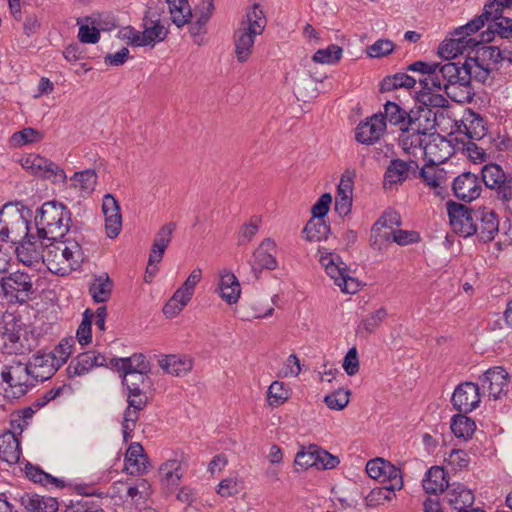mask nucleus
<instances>
[{
	"mask_svg": "<svg viewBox=\"0 0 512 512\" xmlns=\"http://www.w3.org/2000/svg\"><path fill=\"white\" fill-rule=\"evenodd\" d=\"M319 262L343 293L355 294L360 290L361 282L349 275L347 265L338 254L320 252Z\"/></svg>",
	"mask_w": 512,
	"mask_h": 512,
	"instance_id": "obj_6",
	"label": "nucleus"
},
{
	"mask_svg": "<svg viewBox=\"0 0 512 512\" xmlns=\"http://www.w3.org/2000/svg\"><path fill=\"white\" fill-rule=\"evenodd\" d=\"M102 210L105 216V228L108 237L115 238L122 228V215L117 200L111 194L103 198Z\"/></svg>",
	"mask_w": 512,
	"mask_h": 512,
	"instance_id": "obj_25",
	"label": "nucleus"
},
{
	"mask_svg": "<svg viewBox=\"0 0 512 512\" xmlns=\"http://www.w3.org/2000/svg\"><path fill=\"white\" fill-rule=\"evenodd\" d=\"M42 240L38 239V234L23 240L16 248L19 261L26 266L45 264L46 246H43Z\"/></svg>",
	"mask_w": 512,
	"mask_h": 512,
	"instance_id": "obj_19",
	"label": "nucleus"
},
{
	"mask_svg": "<svg viewBox=\"0 0 512 512\" xmlns=\"http://www.w3.org/2000/svg\"><path fill=\"white\" fill-rule=\"evenodd\" d=\"M417 83L414 76L405 72H399L394 75L386 76L380 83L381 92H390L400 88L411 89Z\"/></svg>",
	"mask_w": 512,
	"mask_h": 512,
	"instance_id": "obj_41",
	"label": "nucleus"
},
{
	"mask_svg": "<svg viewBox=\"0 0 512 512\" xmlns=\"http://www.w3.org/2000/svg\"><path fill=\"white\" fill-rule=\"evenodd\" d=\"M342 53L343 49L340 46L332 44L326 49L317 50L312 57V61L321 64H335L341 59Z\"/></svg>",
	"mask_w": 512,
	"mask_h": 512,
	"instance_id": "obj_53",
	"label": "nucleus"
},
{
	"mask_svg": "<svg viewBox=\"0 0 512 512\" xmlns=\"http://www.w3.org/2000/svg\"><path fill=\"white\" fill-rule=\"evenodd\" d=\"M1 379L10 387L18 388V392L21 394L26 393L29 387L35 385L28 363L14 362L1 372Z\"/></svg>",
	"mask_w": 512,
	"mask_h": 512,
	"instance_id": "obj_20",
	"label": "nucleus"
},
{
	"mask_svg": "<svg viewBox=\"0 0 512 512\" xmlns=\"http://www.w3.org/2000/svg\"><path fill=\"white\" fill-rule=\"evenodd\" d=\"M291 396V390L281 381H274L268 387L267 401L271 407H279Z\"/></svg>",
	"mask_w": 512,
	"mask_h": 512,
	"instance_id": "obj_49",
	"label": "nucleus"
},
{
	"mask_svg": "<svg viewBox=\"0 0 512 512\" xmlns=\"http://www.w3.org/2000/svg\"><path fill=\"white\" fill-rule=\"evenodd\" d=\"M457 131L471 140H480L486 135L484 119L480 114L468 109L462 119L457 122Z\"/></svg>",
	"mask_w": 512,
	"mask_h": 512,
	"instance_id": "obj_27",
	"label": "nucleus"
},
{
	"mask_svg": "<svg viewBox=\"0 0 512 512\" xmlns=\"http://www.w3.org/2000/svg\"><path fill=\"white\" fill-rule=\"evenodd\" d=\"M275 250L276 243L274 240L266 238L253 252L250 266L255 279L259 278L263 269L274 270L277 268V261L272 254Z\"/></svg>",
	"mask_w": 512,
	"mask_h": 512,
	"instance_id": "obj_21",
	"label": "nucleus"
},
{
	"mask_svg": "<svg viewBox=\"0 0 512 512\" xmlns=\"http://www.w3.org/2000/svg\"><path fill=\"white\" fill-rule=\"evenodd\" d=\"M43 135L40 131L28 127L18 131L12 135V142L15 146H23L26 144L36 143L42 140Z\"/></svg>",
	"mask_w": 512,
	"mask_h": 512,
	"instance_id": "obj_60",
	"label": "nucleus"
},
{
	"mask_svg": "<svg viewBox=\"0 0 512 512\" xmlns=\"http://www.w3.org/2000/svg\"><path fill=\"white\" fill-rule=\"evenodd\" d=\"M396 490L388 485L373 488L366 497L367 506L373 507L383 504L384 501H390L395 495Z\"/></svg>",
	"mask_w": 512,
	"mask_h": 512,
	"instance_id": "obj_55",
	"label": "nucleus"
},
{
	"mask_svg": "<svg viewBox=\"0 0 512 512\" xmlns=\"http://www.w3.org/2000/svg\"><path fill=\"white\" fill-rule=\"evenodd\" d=\"M258 230V219L257 217H253L248 223H245L241 226L238 232V245L242 246L249 243L257 234Z\"/></svg>",
	"mask_w": 512,
	"mask_h": 512,
	"instance_id": "obj_63",
	"label": "nucleus"
},
{
	"mask_svg": "<svg viewBox=\"0 0 512 512\" xmlns=\"http://www.w3.org/2000/svg\"><path fill=\"white\" fill-rule=\"evenodd\" d=\"M394 471L391 464L381 458L369 460L366 464V472L372 479L383 481L385 470Z\"/></svg>",
	"mask_w": 512,
	"mask_h": 512,
	"instance_id": "obj_62",
	"label": "nucleus"
},
{
	"mask_svg": "<svg viewBox=\"0 0 512 512\" xmlns=\"http://www.w3.org/2000/svg\"><path fill=\"white\" fill-rule=\"evenodd\" d=\"M512 7V0H488L484 5L482 17L489 22L487 32L501 38H512V19L504 12Z\"/></svg>",
	"mask_w": 512,
	"mask_h": 512,
	"instance_id": "obj_8",
	"label": "nucleus"
},
{
	"mask_svg": "<svg viewBox=\"0 0 512 512\" xmlns=\"http://www.w3.org/2000/svg\"><path fill=\"white\" fill-rule=\"evenodd\" d=\"M159 364L163 370L174 376L185 375L192 369L191 359L177 355H168L160 360Z\"/></svg>",
	"mask_w": 512,
	"mask_h": 512,
	"instance_id": "obj_43",
	"label": "nucleus"
},
{
	"mask_svg": "<svg viewBox=\"0 0 512 512\" xmlns=\"http://www.w3.org/2000/svg\"><path fill=\"white\" fill-rule=\"evenodd\" d=\"M148 457L140 443H131L125 455V470L131 475L146 471Z\"/></svg>",
	"mask_w": 512,
	"mask_h": 512,
	"instance_id": "obj_32",
	"label": "nucleus"
},
{
	"mask_svg": "<svg viewBox=\"0 0 512 512\" xmlns=\"http://www.w3.org/2000/svg\"><path fill=\"white\" fill-rule=\"evenodd\" d=\"M330 232V226L322 218L310 219L303 229L305 238L308 241H321Z\"/></svg>",
	"mask_w": 512,
	"mask_h": 512,
	"instance_id": "obj_50",
	"label": "nucleus"
},
{
	"mask_svg": "<svg viewBox=\"0 0 512 512\" xmlns=\"http://www.w3.org/2000/svg\"><path fill=\"white\" fill-rule=\"evenodd\" d=\"M21 455L20 441L11 431L0 436V459L8 464H15Z\"/></svg>",
	"mask_w": 512,
	"mask_h": 512,
	"instance_id": "obj_36",
	"label": "nucleus"
},
{
	"mask_svg": "<svg viewBox=\"0 0 512 512\" xmlns=\"http://www.w3.org/2000/svg\"><path fill=\"white\" fill-rule=\"evenodd\" d=\"M400 224V216L397 212L391 211L384 213L373 225L371 231V245L376 247L381 239V234L385 231L393 230L394 225Z\"/></svg>",
	"mask_w": 512,
	"mask_h": 512,
	"instance_id": "obj_39",
	"label": "nucleus"
},
{
	"mask_svg": "<svg viewBox=\"0 0 512 512\" xmlns=\"http://www.w3.org/2000/svg\"><path fill=\"white\" fill-rule=\"evenodd\" d=\"M504 176H506V172L496 163H488L481 168V182H483L486 187L494 185L496 181Z\"/></svg>",
	"mask_w": 512,
	"mask_h": 512,
	"instance_id": "obj_59",
	"label": "nucleus"
},
{
	"mask_svg": "<svg viewBox=\"0 0 512 512\" xmlns=\"http://www.w3.org/2000/svg\"><path fill=\"white\" fill-rule=\"evenodd\" d=\"M439 90H420L417 100L419 107L432 108L433 110H441L449 106L448 100L440 93Z\"/></svg>",
	"mask_w": 512,
	"mask_h": 512,
	"instance_id": "obj_46",
	"label": "nucleus"
},
{
	"mask_svg": "<svg viewBox=\"0 0 512 512\" xmlns=\"http://www.w3.org/2000/svg\"><path fill=\"white\" fill-rule=\"evenodd\" d=\"M2 337L4 346L10 354L29 353L36 345L33 333L27 330L21 319L15 317L5 321Z\"/></svg>",
	"mask_w": 512,
	"mask_h": 512,
	"instance_id": "obj_7",
	"label": "nucleus"
},
{
	"mask_svg": "<svg viewBox=\"0 0 512 512\" xmlns=\"http://www.w3.org/2000/svg\"><path fill=\"white\" fill-rule=\"evenodd\" d=\"M71 180L74 182L75 187H79L85 192H92L97 183V174L94 170L87 169L75 172Z\"/></svg>",
	"mask_w": 512,
	"mask_h": 512,
	"instance_id": "obj_54",
	"label": "nucleus"
},
{
	"mask_svg": "<svg viewBox=\"0 0 512 512\" xmlns=\"http://www.w3.org/2000/svg\"><path fill=\"white\" fill-rule=\"evenodd\" d=\"M492 38L490 33H482L481 40L478 41L472 38V50L475 55L470 54L466 57L463 63L456 62L460 86L462 90L471 93V101L474 99L475 91L472 86V81L485 83L490 76L492 65L497 64L504 60L505 53H512V49L508 50L506 47L501 50L497 46L485 45L482 42H489Z\"/></svg>",
	"mask_w": 512,
	"mask_h": 512,
	"instance_id": "obj_1",
	"label": "nucleus"
},
{
	"mask_svg": "<svg viewBox=\"0 0 512 512\" xmlns=\"http://www.w3.org/2000/svg\"><path fill=\"white\" fill-rule=\"evenodd\" d=\"M74 343L73 337L64 338L52 352H48L54 358L57 366L61 367L70 357Z\"/></svg>",
	"mask_w": 512,
	"mask_h": 512,
	"instance_id": "obj_57",
	"label": "nucleus"
},
{
	"mask_svg": "<svg viewBox=\"0 0 512 512\" xmlns=\"http://www.w3.org/2000/svg\"><path fill=\"white\" fill-rule=\"evenodd\" d=\"M143 32L145 34L144 43L154 45L156 42L163 41L167 36V29L161 24L160 15L156 11L149 10L143 18Z\"/></svg>",
	"mask_w": 512,
	"mask_h": 512,
	"instance_id": "obj_29",
	"label": "nucleus"
},
{
	"mask_svg": "<svg viewBox=\"0 0 512 512\" xmlns=\"http://www.w3.org/2000/svg\"><path fill=\"white\" fill-rule=\"evenodd\" d=\"M450 485L445 470L439 466L431 467L422 481L425 492L429 494L441 493L445 488L448 490Z\"/></svg>",
	"mask_w": 512,
	"mask_h": 512,
	"instance_id": "obj_35",
	"label": "nucleus"
},
{
	"mask_svg": "<svg viewBox=\"0 0 512 512\" xmlns=\"http://www.w3.org/2000/svg\"><path fill=\"white\" fill-rule=\"evenodd\" d=\"M113 290V281L110 279L108 274L104 273L98 277H95L90 284L89 294L96 303L107 302Z\"/></svg>",
	"mask_w": 512,
	"mask_h": 512,
	"instance_id": "obj_38",
	"label": "nucleus"
},
{
	"mask_svg": "<svg viewBox=\"0 0 512 512\" xmlns=\"http://www.w3.org/2000/svg\"><path fill=\"white\" fill-rule=\"evenodd\" d=\"M22 167L33 175L52 179L54 182H64L66 174L56 163L38 155L29 154L22 160Z\"/></svg>",
	"mask_w": 512,
	"mask_h": 512,
	"instance_id": "obj_12",
	"label": "nucleus"
},
{
	"mask_svg": "<svg viewBox=\"0 0 512 512\" xmlns=\"http://www.w3.org/2000/svg\"><path fill=\"white\" fill-rule=\"evenodd\" d=\"M486 188L493 191V198L496 202L506 209L512 208V175L506 173V176Z\"/></svg>",
	"mask_w": 512,
	"mask_h": 512,
	"instance_id": "obj_37",
	"label": "nucleus"
},
{
	"mask_svg": "<svg viewBox=\"0 0 512 512\" xmlns=\"http://www.w3.org/2000/svg\"><path fill=\"white\" fill-rule=\"evenodd\" d=\"M28 367L35 383L50 379L60 368L54 358L46 352L34 354L28 362Z\"/></svg>",
	"mask_w": 512,
	"mask_h": 512,
	"instance_id": "obj_24",
	"label": "nucleus"
},
{
	"mask_svg": "<svg viewBox=\"0 0 512 512\" xmlns=\"http://www.w3.org/2000/svg\"><path fill=\"white\" fill-rule=\"evenodd\" d=\"M94 318L93 311L91 309H86L83 313L82 322L80 323L77 332L76 338L81 345H87L91 342L92 339V320Z\"/></svg>",
	"mask_w": 512,
	"mask_h": 512,
	"instance_id": "obj_56",
	"label": "nucleus"
},
{
	"mask_svg": "<svg viewBox=\"0 0 512 512\" xmlns=\"http://www.w3.org/2000/svg\"><path fill=\"white\" fill-rule=\"evenodd\" d=\"M345 175H354V172L346 171L343 174L337 188V195L335 198V211L340 216H345L350 213L352 207L353 182L351 178L346 177Z\"/></svg>",
	"mask_w": 512,
	"mask_h": 512,
	"instance_id": "obj_30",
	"label": "nucleus"
},
{
	"mask_svg": "<svg viewBox=\"0 0 512 512\" xmlns=\"http://www.w3.org/2000/svg\"><path fill=\"white\" fill-rule=\"evenodd\" d=\"M350 394L349 390L338 389L326 395L324 402L330 409L343 410L349 403Z\"/></svg>",
	"mask_w": 512,
	"mask_h": 512,
	"instance_id": "obj_61",
	"label": "nucleus"
},
{
	"mask_svg": "<svg viewBox=\"0 0 512 512\" xmlns=\"http://www.w3.org/2000/svg\"><path fill=\"white\" fill-rule=\"evenodd\" d=\"M36 274H28L24 271H15L0 280L4 294L11 299L23 303L34 294V279Z\"/></svg>",
	"mask_w": 512,
	"mask_h": 512,
	"instance_id": "obj_10",
	"label": "nucleus"
},
{
	"mask_svg": "<svg viewBox=\"0 0 512 512\" xmlns=\"http://www.w3.org/2000/svg\"><path fill=\"white\" fill-rule=\"evenodd\" d=\"M162 482L166 485H178L183 476L182 467L178 460L171 459L163 463L159 468Z\"/></svg>",
	"mask_w": 512,
	"mask_h": 512,
	"instance_id": "obj_47",
	"label": "nucleus"
},
{
	"mask_svg": "<svg viewBox=\"0 0 512 512\" xmlns=\"http://www.w3.org/2000/svg\"><path fill=\"white\" fill-rule=\"evenodd\" d=\"M481 183L477 174L465 171L454 179L452 189L456 198L471 202L481 195Z\"/></svg>",
	"mask_w": 512,
	"mask_h": 512,
	"instance_id": "obj_18",
	"label": "nucleus"
},
{
	"mask_svg": "<svg viewBox=\"0 0 512 512\" xmlns=\"http://www.w3.org/2000/svg\"><path fill=\"white\" fill-rule=\"evenodd\" d=\"M474 226L475 235L484 242L492 241L499 232V219L496 212L488 207L482 206L475 209Z\"/></svg>",
	"mask_w": 512,
	"mask_h": 512,
	"instance_id": "obj_15",
	"label": "nucleus"
},
{
	"mask_svg": "<svg viewBox=\"0 0 512 512\" xmlns=\"http://www.w3.org/2000/svg\"><path fill=\"white\" fill-rule=\"evenodd\" d=\"M294 89L297 98L304 102L317 96V88L315 84L310 80V78L307 77H300L295 82Z\"/></svg>",
	"mask_w": 512,
	"mask_h": 512,
	"instance_id": "obj_58",
	"label": "nucleus"
},
{
	"mask_svg": "<svg viewBox=\"0 0 512 512\" xmlns=\"http://www.w3.org/2000/svg\"><path fill=\"white\" fill-rule=\"evenodd\" d=\"M71 213L61 203L45 202L35 215L38 239L57 240L64 237L70 229Z\"/></svg>",
	"mask_w": 512,
	"mask_h": 512,
	"instance_id": "obj_4",
	"label": "nucleus"
},
{
	"mask_svg": "<svg viewBox=\"0 0 512 512\" xmlns=\"http://www.w3.org/2000/svg\"><path fill=\"white\" fill-rule=\"evenodd\" d=\"M266 23L267 20L260 5L253 4L233 34L234 53L239 63L248 61L253 53L255 38L264 32Z\"/></svg>",
	"mask_w": 512,
	"mask_h": 512,
	"instance_id": "obj_3",
	"label": "nucleus"
},
{
	"mask_svg": "<svg viewBox=\"0 0 512 512\" xmlns=\"http://www.w3.org/2000/svg\"><path fill=\"white\" fill-rule=\"evenodd\" d=\"M175 227L176 226L173 222L167 223L166 225L162 226L155 235L147 265L148 273H150L151 267L154 264H158L162 260L164 252L171 242Z\"/></svg>",
	"mask_w": 512,
	"mask_h": 512,
	"instance_id": "obj_26",
	"label": "nucleus"
},
{
	"mask_svg": "<svg viewBox=\"0 0 512 512\" xmlns=\"http://www.w3.org/2000/svg\"><path fill=\"white\" fill-rule=\"evenodd\" d=\"M0 235L3 241L21 243L33 234L30 233L29 222L19 211L9 213L0 211Z\"/></svg>",
	"mask_w": 512,
	"mask_h": 512,
	"instance_id": "obj_9",
	"label": "nucleus"
},
{
	"mask_svg": "<svg viewBox=\"0 0 512 512\" xmlns=\"http://www.w3.org/2000/svg\"><path fill=\"white\" fill-rule=\"evenodd\" d=\"M448 503L456 510H464L474 503V495L463 484L452 483L446 490Z\"/></svg>",
	"mask_w": 512,
	"mask_h": 512,
	"instance_id": "obj_33",
	"label": "nucleus"
},
{
	"mask_svg": "<svg viewBox=\"0 0 512 512\" xmlns=\"http://www.w3.org/2000/svg\"><path fill=\"white\" fill-rule=\"evenodd\" d=\"M420 239V235L415 231H406V230H391L385 231V234H381V239H379V244L377 245L380 248V244L383 241L389 242L394 241L398 245H408L412 243H417Z\"/></svg>",
	"mask_w": 512,
	"mask_h": 512,
	"instance_id": "obj_51",
	"label": "nucleus"
},
{
	"mask_svg": "<svg viewBox=\"0 0 512 512\" xmlns=\"http://www.w3.org/2000/svg\"><path fill=\"white\" fill-rule=\"evenodd\" d=\"M387 316L388 313L385 307H380L378 310L371 312L359 323L357 334L368 337L380 327Z\"/></svg>",
	"mask_w": 512,
	"mask_h": 512,
	"instance_id": "obj_42",
	"label": "nucleus"
},
{
	"mask_svg": "<svg viewBox=\"0 0 512 512\" xmlns=\"http://www.w3.org/2000/svg\"><path fill=\"white\" fill-rule=\"evenodd\" d=\"M480 387L473 382H463L459 384L451 398L453 407L460 413H469L479 406Z\"/></svg>",
	"mask_w": 512,
	"mask_h": 512,
	"instance_id": "obj_14",
	"label": "nucleus"
},
{
	"mask_svg": "<svg viewBox=\"0 0 512 512\" xmlns=\"http://www.w3.org/2000/svg\"><path fill=\"white\" fill-rule=\"evenodd\" d=\"M411 123H409L408 131L422 132V134H434L436 126L439 125V119L444 118L442 110H433L432 108L419 107L417 110L410 111Z\"/></svg>",
	"mask_w": 512,
	"mask_h": 512,
	"instance_id": "obj_16",
	"label": "nucleus"
},
{
	"mask_svg": "<svg viewBox=\"0 0 512 512\" xmlns=\"http://www.w3.org/2000/svg\"><path fill=\"white\" fill-rule=\"evenodd\" d=\"M475 429V422L463 413L453 416L451 421V430L456 437L469 439L472 437Z\"/></svg>",
	"mask_w": 512,
	"mask_h": 512,
	"instance_id": "obj_48",
	"label": "nucleus"
},
{
	"mask_svg": "<svg viewBox=\"0 0 512 512\" xmlns=\"http://www.w3.org/2000/svg\"><path fill=\"white\" fill-rule=\"evenodd\" d=\"M407 71L417 74L421 90H443L454 102L470 103L471 93L462 90L456 62L445 64L416 61L407 66Z\"/></svg>",
	"mask_w": 512,
	"mask_h": 512,
	"instance_id": "obj_2",
	"label": "nucleus"
},
{
	"mask_svg": "<svg viewBox=\"0 0 512 512\" xmlns=\"http://www.w3.org/2000/svg\"><path fill=\"white\" fill-rule=\"evenodd\" d=\"M418 169L419 165L414 160L392 159L384 174L383 187L393 189L401 185L410 174L415 175Z\"/></svg>",
	"mask_w": 512,
	"mask_h": 512,
	"instance_id": "obj_17",
	"label": "nucleus"
},
{
	"mask_svg": "<svg viewBox=\"0 0 512 512\" xmlns=\"http://www.w3.org/2000/svg\"><path fill=\"white\" fill-rule=\"evenodd\" d=\"M19 502L29 512H56L58 510V502L52 497L24 493L20 496Z\"/></svg>",
	"mask_w": 512,
	"mask_h": 512,
	"instance_id": "obj_31",
	"label": "nucleus"
},
{
	"mask_svg": "<svg viewBox=\"0 0 512 512\" xmlns=\"http://www.w3.org/2000/svg\"><path fill=\"white\" fill-rule=\"evenodd\" d=\"M383 119L385 122L397 126L402 133H407L409 123H411L410 112L392 101H387L384 104Z\"/></svg>",
	"mask_w": 512,
	"mask_h": 512,
	"instance_id": "obj_34",
	"label": "nucleus"
},
{
	"mask_svg": "<svg viewBox=\"0 0 512 512\" xmlns=\"http://www.w3.org/2000/svg\"><path fill=\"white\" fill-rule=\"evenodd\" d=\"M447 211L450 225L455 233L463 237L475 235V209H470L463 204L450 201L447 203Z\"/></svg>",
	"mask_w": 512,
	"mask_h": 512,
	"instance_id": "obj_11",
	"label": "nucleus"
},
{
	"mask_svg": "<svg viewBox=\"0 0 512 512\" xmlns=\"http://www.w3.org/2000/svg\"><path fill=\"white\" fill-rule=\"evenodd\" d=\"M106 357L96 351L80 353L72 359L67 367L69 378L83 376L89 373L94 367L106 366Z\"/></svg>",
	"mask_w": 512,
	"mask_h": 512,
	"instance_id": "obj_23",
	"label": "nucleus"
},
{
	"mask_svg": "<svg viewBox=\"0 0 512 512\" xmlns=\"http://www.w3.org/2000/svg\"><path fill=\"white\" fill-rule=\"evenodd\" d=\"M427 135L428 134H422V132H416L413 130H410V132L407 133H402L401 143L403 149L407 153H412L416 149L425 153V150L427 148V145L425 143Z\"/></svg>",
	"mask_w": 512,
	"mask_h": 512,
	"instance_id": "obj_52",
	"label": "nucleus"
},
{
	"mask_svg": "<svg viewBox=\"0 0 512 512\" xmlns=\"http://www.w3.org/2000/svg\"><path fill=\"white\" fill-rule=\"evenodd\" d=\"M510 376L508 372L500 366L488 369L479 377L483 391L488 392V396L493 400L500 399L508 392Z\"/></svg>",
	"mask_w": 512,
	"mask_h": 512,
	"instance_id": "obj_13",
	"label": "nucleus"
},
{
	"mask_svg": "<svg viewBox=\"0 0 512 512\" xmlns=\"http://www.w3.org/2000/svg\"><path fill=\"white\" fill-rule=\"evenodd\" d=\"M467 48H472V38L458 36L443 41L438 48V54L442 58L451 59L462 54Z\"/></svg>",
	"mask_w": 512,
	"mask_h": 512,
	"instance_id": "obj_40",
	"label": "nucleus"
},
{
	"mask_svg": "<svg viewBox=\"0 0 512 512\" xmlns=\"http://www.w3.org/2000/svg\"><path fill=\"white\" fill-rule=\"evenodd\" d=\"M46 244L45 265L57 275H67L79 265L81 247L77 242L49 240Z\"/></svg>",
	"mask_w": 512,
	"mask_h": 512,
	"instance_id": "obj_5",
	"label": "nucleus"
},
{
	"mask_svg": "<svg viewBox=\"0 0 512 512\" xmlns=\"http://www.w3.org/2000/svg\"><path fill=\"white\" fill-rule=\"evenodd\" d=\"M217 291L223 301L229 305L238 302L241 295V286L237 277L229 270L220 272Z\"/></svg>",
	"mask_w": 512,
	"mask_h": 512,
	"instance_id": "obj_28",
	"label": "nucleus"
},
{
	"mask_svg": "<svg viewBox=\"0 0 512 512\" xmlns=\"http://www.w3.org/2000/svg\"><path fill=\"white\" fill-rule=\"evenodd\" d=\"M171 19L177 27H182L188 23L192 17L190 5L187 0H167Z\"/></svg>",
	"mask_w": 512,
	"mask_h": 512,
	"instance_id": "obj_45",
	"label": "nucleus"
},
{
	"mask_svg": "<svg viewBox=\"0 0 512 512\" xmlns=\"http://www.w3.org/2000/svg\"><path fill=\"white\" fill-rule=\"evenodd\" d=\"M386 131V122L383 114L378 113L362 121L356 127V140L362 144L371 145L376 143Z\"/></svg>",
	"mask_w": 512,
	"mask_h": 512,
	"instance_id": "obj_22",
	"label": "nucleus"
},
{
	"mask_svg": "<svg viewBox=\"0 0 512 512\" xmlns=\"http://www.w3.org/2000/svg\"><path fill=\"white\" fill-rule=\"evenodd\" d=\"M394 44L388 39H380L367 47V54L372 58H380L389 55L394 50Z\"/></svg>",
	"mask_w": 512,
	"mask_h": 512,
	"instance_id": "obj_64",
	"label": "nucleus"
},
{
	"mask_svg": "<svg viewBox=\"0 0 512 512\" xmlns=\"http://www.w3.org/2000/svg\"><path fill=\"white\" fill-rule=\"evenodd\" d=\"M419 174L426 185L434 189L437 195L441 194V191L438 189H442V184L446 180V172L444 169L432 163L424 166Z\"/></svg>",
	"mask_w": 512,
	"mask_h": 512,
	"instance_id": "obj_44",
	"label": "nucleus"
}]
</instances>
